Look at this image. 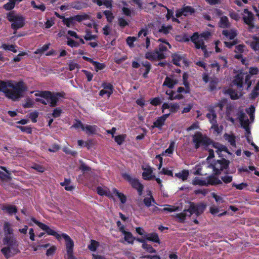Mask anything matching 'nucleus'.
<instances>
[{"instance_id": "1", "label": "nucleus", "mask_w": 259, "mask_h": 259, "mask_svg": "<svg viewBox=\"0 0 259 259\" xmlns=\"http://www.w3.org/2000/svg\"><path fill=\"white\" fill-rule=\"evenodd\" d=\"M209 156L206 159V161L203 162L199 164H197L195 167V171L194 172L195 175H206L210 171L212 170L215 175L221 173V171L227 168L229 164V161L223 159L219 160L213 164H209V160L210 158L214 157L213 150L208 149Z\"/></svg>"}, {"instance_id": "2", "label": "nucleus", "mask_w": 259, "mask_h": 259, "mask_svg": "<svg viewBox=\"0 0 259 259\" xmlns=\"http://www.w3.org/2000/svg\"><path fill=\"white\" fill-rule=\"evenodd\" d=\"M26 90L27 87L23 82L0 80V92L4 93L6 97L13 101L23 97V93Z\"/></svg>"}, {"instance_id": "3", "label": "nucleus", "mask_w": 259, "mask_h": 259, "mask_svg": "<svg viewBox=\"0 0 259 259\" xmlns=\"http://www.w3.org/2000/svg\"><path fill=\"white\" fill-rule=\"evenodd\" d=\"M5 237L3 239L4 246L1 251L3 254L8 258L17 252V244L13 235V229L11 225L8 222L4 224Z\"/></svg>"}, {"instance_id": "4", "label": "nucleus", "mask_w": 259, "mask_h": 259, "mask_svg": "<svg viewBox=\"0 0 259 259\" xmlns=\"http://www.w3.org/2000/svg\"><path fill=\"white\" fill-rule=\"evenodd\" d=\"M192 141L196 149L200 147H206L207 146L213 148L215 152L220 156H224L223 152L231 154L228 150L226 146L218 143H211L210 139L200 132L196 133L193 136Z\"/></svg>"}, {"instance_id": "5", "label": "nucleus", "mask_w": 259, "mask_h": 259, "mask_svg": "<svg viewBox=\"0 0 259 259\" xmlns=\"http://www.w3.org/2000/svg\"><path fill=\"white\" fill-rule=\"evenodd\" d=\"M227 114L228 116V119H229L233 123H234V119L232 117H230V116L232 115L233 114H236L237 118L239 119L241 126L243 127L246 132V136L248 142L250 143L251 145L254 147L256 151H258V148L253 142H250V140L247 136V135L250 134L249 127V121L245 114L243 113V111L240 110L233 109L230 111H228Z\"/></svg>"}, {"instance_id": "6", "label": "nucleus", "mask_w": 259, "mask_h": 259, "mask_svg": "<svg viewBox=\"0 0 259 259\" xmlns=\"http://www.w3.org/2000/svg\"><path fill=\"white\" fill-rule=\"evenodd\" d=\"M35 96L39 97L36 99L37 102L45 105L49 104L51 107L56 105L59 98L58 94L52 93L49 91H38L35 93Z\"/></svg>"}, {"instance_id": "7", "label": "nucleus", "mask_w": 259, "mask_h": 259, "mask_svg": "<svg viewBox=\"0 0 259 259\" xmlns=\"http://www.w3.org/2000/svg\"><path fill=\"white\" fill-rule=\"evenodd\" d=\"M206 206L207 205L203 202L198 204H191L188 209L184 210L183 212L177 214V217L180 222H183L187 216L190 217L193 213L197 215L201 214L206 208Z\"/></svg>"}, {"instance_id": "8", "label": "nucleus", "mask_w": 259, "mask_h": 259, "mask_svg": "<svg viewBox=\"0 0 259 259\" xmlns=\"http://www.w3.org/2000/svg\"><path fill=\"white\" fill-rule=\"evenodd\" d=\"M211 34L209 32H204L199 35L198 33H194L191 36V40L194 42L195 47L197 49H201L204 52L205 57L209 56L208 53L206 52V46L204 45V40H206L209 37Z\"/></svg>"}, {"instance_id": "9", "label": "nucleus", "mask_w": 259, "mask_h": 259, "mask_svg": "<svg viewBox=\"0 0 259 259\" xmlns=\"http://www.w3.org/2000/svg\"><path fill=\"white\" fill-rule=\"evenodd\" d=\"M7 19L11 22V27L13 29L17 30L24 25V18L21 15L10 12L7 14Z\"/></svg>"}, {"instance_id": "10", "label": "nucleus", "mask_w": 259, "mask_h": 259, "mask_svg": "<svg viewBox=\"0 0 259 259\" xmlns=\"http://www.w3.org/2000/svg\"><path fill=\"white\" fill-rule=\"evenodd\" d=\"M249 74L241 72L235 76L232 82V86L236 85L239 91H240L243 84H246L247 88L248 89L251 85V82L249 81Z\"/></svg>"}, {"instance_id": "11", "label": "nucleus", "mask_w": 259, "mask_h": 259, "mask_svg": "<svg viewBox=\"0 0 259 259\" xmlns=\"http://www.w3.org/2000/svg\"><path fill=\"white\" fill-rule=\"evenodd\" d=\"M221 183V181L214 176H210L206 178L196 177L192 181L193 185L199 186L214 185Z\"/></svg>"}, {"instance_id": "12", "label": "nucleus", "mask_w": 259, "mask_h": 259, "mask_svg": "<svg viewBox=\"0 0 259 259\" xmlns=\"http://www.w3.org/2000/svg\"><path fill=\"white\" fill-rule=\"evenodd\" d=\"M31 221L36 224L40 228L45 231L46 233L50 235L55 237L57 239L60 240L62 237V235L58 234L54 229L50 228L47 225L37 221L34 218H31Z\"/></svg>"}, {"instance_id": "13", "label": "nucleus", "mask_w": 259, "mask_h": 259, "mask_svg": "<svg viewBox=\"0 0 259 259\" xmlns=\"http://www.w3.org/2000/svg\"><path fill=\"white\" fill-rule=\"evenodd\" d=\"M62 237L64 239L66 242L65 245L67 251L66 259H74L73 255L74 243L73 240L66 234H62Z\"/></svg>"}, {"instance_id": "14", "label": "nucleus", "mask_w": 259, "mask_h": 259, "mask_svg": "<svg viewBox=\"0 0 259 259\" xmlns=\"http://www.w3.org/2000/svg\"><path fill=\"white\" fill-rule=\"evenodd\" d=\"M242 15L244 22L248 25V28L251 31L254 28L253 14L247 9H245Z\"/></svg>"}, {"instance_id": "15", "label": "nucleus", "mask_w": 259, "mask_h": 259, "mask_svg": "<svg viewBox=\"0 0 259 259\" xmlns=\"http://www.w3.org/2000/svg\"><path fill=\"white\" fill-rule=\"evenodd\" d=\"M174 149L175 142H172L170 144L169 147L165 151L163 152L161 154L157 155L156 156V158L158 159L160 162L158 167V169H160L162 167V158L161 156H170L172 154Z\"/></svg>"}, {"instance_id": "16", "label": "nucleus", "mask_w": 259, "mask_h": 259, "mask_svg": "<svg viewBox=\"0 0 259 259\" xmlns=\"http://www.w3.org/2000/svg\"><path fill=\"white\" fill-rule=\"evenodd\" d=\"M142 169L143 170L142 177L144 180H151L155 178V176L153 174L152 168L149 165H143Z\"/></svg>"}, {"instance_id": "17", "label": "nucleus", "mask_w": 259, "mask_h": 259, "mask_svg": "<svg viewBox=\"0 0 259 259\" xmlns=\"http://www.w3.org/2000/svg\"><path fill=\"white\" fill-rule=\"evenodd\" d=\"M165 57V55L162 54L161 52H158V50H155L154 52H147L145 54V58L150 60H161Z\"/></svg>"}, {"instance_id": "18", "label": "nucleus", "mask_w": 259, "mask_h": 259, "mask_svg": "<svg viewBox=\"0 0 259 259\" xmlns=\"http://www.w3.org/2000/svg\"><path fill=\"white\" fill-rule=\"evenodd\" d=\"M172 62L174 64L178 66L187 65V61L185 57L178 54L172 55Z\"/></svg>"}, {"instance_id": "19", "label": "nucleus", "mask_w": 259, "mask_h": 259, "mask_svg": "<svg viewBox=\"0 0 259 259\" xmlns=\"http://www.w3.org/2000/svg\"><path fill=\"white\" fill-rule=\"evenodd\" d=\"M179 80V78L174 75L166 77L163 82V85L172 88L175 84L178 83Z\"/></svg>"}, {"instance_id": "20", "label": "nucleus", "mask_w": 259, "mask_h": 259, "mask_svg": "<svg viewBox=\"0 0 259 259\" xmlns=\"http://www.w3.org/2000/svg\"><path fill=\"white\" fill-rule=\"evenodd\" d=\"M103 89L100 92V95L101 96L106 95L108 97H109L113 93L112 85L110 83H104L103 84Z\"/></svg>"}, {"instance_id": "21", "label": "nucleus", "mask_w": 259, "mask_h": 259, "mask_svg": "<svg viewBox=\"0 0 259 259\" xmlns=\"http://www.w3.org/2000/svg\"><path fill=\"white\" fill-rule=\"evenodd\" d=\"M194 12V9L190 6L183 7L181 10L177 12L176 16L177 17H180L182 16H187L192 14Z\"/></svg>"}, {"instance_id": "22", "label": "nucleus", "mask_w": 259, "mask_h": 259, "mask_svg": "<svg viewBox=\"0 0 259 259\" xmlns=\"http://www.w3.org/2000/svg\"><path fill=\"white\" fill-rule=\"evenodd\" d=\"M170 115L169 113H165L162 116L158 117L155 121L153 123V125L152 126V128L157 127L160 128L164 124L165 120Z\"/></svg>"}, {"instance_id": "23", "label": "nucleus", "mask_w": 259, "mask_h": 259, "mask_svg": "<svg viewBox=\"0 0 259 259\" xmlns=\"http://www.w3.org/2000/svg\"><path fill=\"white\" fill-rule=\"evenodd\" d=\"M222 34L224 36L223 37L224 40H231L237 35V31L234 29L224 30L223 31Z\"/></svg>"}, {"instance_id": "24", "label": "nucleus", "mask_w": 259, "mask_h": 259, "mask_svg": "<svg viewBox=\"0 0 259 259\" xmlns=\"http://www.w3.org/2000/svg\"><path fill=\"white\" fill-rule=\"evenodd\" d=\"M179 108V106L178 104H167L164 103L162 107V111L163 113L165 112L166 109H168L169 113L170 112H176Z\"/></svg>"}, {"instance_id": "25", "label": "nucleus", "mask_w": 259, "mask_h": 259, "mask_svg": "<svg viewBox=\"0 0 259 259\" xmlns=\"http://www.w3.org/2000/svg\"><path fill=\"white\" fill-rule=\"evenodd\" d=\"M98 194L101 196H106L109 198L113 197L112 191L110 192L108 188L105 186H99L97 188Z\"/></svg>"}, {"instance_id": "26", "label": "nucleus", "mask_w": 259, "mask_h": 259, "mask_svg": "<svg viewBox=\"0 0 259 259\" xmlns=\"http://www.w3.org/2000/svg\"><path fill=\"white\" fill-rule=\"evenodd\" d=\"M120 231L124 235V239L125 241L128 243H133L134 238L130 232L126 231L124 227H122L120 228Z\"/></svg>"}, {"instance_id": "27", "label": "nucleus", "mask_w": 259, "mask_h": 259, "mask_svg": "<svg viewBox=\"0 0 259 259\" xmlns=\"http://www.w3.org/2000/svg\"><path fill=\"white\" fill-rule=\"evenodd\" d=\"M113 197L116 196L120 201L122 204H124L126 201V196L122 193L119 192L115 188L112 189Z\"/></svg>"}, {"instance_id": "28", "label": "nucleus", "mask_w": 259, "mask_h": 259, "mask_svg": "<svg viewBox=\"0 0 259 259\" xmlns=\"http://www.w3.org/2000/svg\"><path fill=\"white\" fill-rule=\"evenodd\" d=\"M247 42L254 50L259 51V38L253 36L251 40H248Z\"/></svg>"}, {"instance_id": "29", "label": "nucleus", "mask_w": 259, "mask_h": 259, "mask_svg": "<svg viewBox=\"0 0 259 259\" xmlns=\"http://www.w3.org/2000/svg\"><path fill=\"white\" fill-rule=\"evenodd\" d=\"M130 184L133 187L138 190L139 195H141L143 187L140 183L139 181L135 178H133V179L130 182Z\"/></svg>"}, {"instance_id": "30", "label": "nucleus", "mask_w": 259, "mask_h": 259, "mask_svg": "<svg viewBox=\"0 0 259 259\" xmlns=\"http://www.w3.org/2000/svg\"><path fill=\"white\" fill-rule=\"evenodd\" d=\"M1 168L3 169L6 172L0 171V178L3 180H8L11 179V172L10 171L8 170L5 167L1 166Z\"/></svg>"}, {"instance_id": "31", "label": "nucleus", "mask_w": 259, "mask_h": 259, "mask_svg": "<svg viewBox=\"0 0 259 259\" xmlns=\"http://www.w3.org/2000/svg\"><path fill=\"white\" fill-rule=\"evenodd\" d=\"M225 92L230 96L231 98L235 100L238 99L241 96V93L239 91H235L232 89H229L225 90Z\"/></svg>"}, {"instance_id": "32", "label": "nucleus", "mask_w": 259, "mask_h": 259, "mask_svg": "<svg viewBox=\"0 0 259 259\" xmlns=\"http://www.w3.org/2000/svg\"><path fill=\"white\" fill-rule=\"evenodd\" d=\"M82 131L88 135L95 134L97 131V126L95 125H84Z\"/></svg>"}, {"instance_id": "33", "label": "nucleus", "mask_w": 259, "mask_h": 259, "mask_svg": "<svg viewBox=\"0 0 259 259\" xmlns=\"http://www.w3.org/2000/svg\"><path fill=\"white\" fill-rule=\"evenodd\" d=\"M211 128L213 130V133L216 135L221 134L223 130L222 126H219L217 122L211 120Z\"/></svg>"}, {"instance_id": "34", "label": "nucleus", "mask_w": 259, "mask_h": 259, "mask_svg": "<svg viewBox=\"0 0 259 259\" xmlns=\"http://www.w3.org/2000/svg\"><path fill=\"white\" fill-rule=\"evenodd\" d=\"M60 184L64 187L66 191H72L74 189V187L71 184L69 179H65L64 181L61 183Z\"/></svg>"}, {"instance_id": "35", "label": "nucleus", "mask_w": 259, "mask_h": 259, "mask_svg": "<svg viewBox=\"0 0 259 259\" xmlns=\"http://www.w3.org/2000/svg\"><path fill=\"white\" fill-rule=\"evenodd\" d=\"M74 17V19L75 20V21L80 22L83 20L89 19L90 18V16L89 14L86 13H81L79 15H75Z\"/></svg>"}, {"instance_id": "36", "label": "nucleus", "mask_w": 259, "mask_h": 259, "mask_svg": "<svg viewBox=\"0 0 259 259\" xmlns=\"http://www.w3.org/2000/svg\"><path fill=\"white\" fill-rule=\"evenodd\" d=\"M219 25L220 27L222 28L229 27L230 23L229 22L228 18L226 16L221 17L220 21L219 22Z\"/></svg>"}, {"instance_id": "37", "label": "nucleus", "mask_w": 259, "mask_h": 259, "mask_svg": "<svg viewBox=\"0 0 259 259\" xmlns=\"http://www.w3.org/2000/svg\"><path fill=\"white\" fill-rule=\"evenodd\" d=\"M22 0H9V2L4 6V8L7 10L13 9L16 3H19Z\"/></svg>"}, {"instance_id": "38", "label": "nucleus", "mask_w": 259, "mask_h": 259, "mask_svg": "<svg viewBox=\"0 0 259 259\" xmlns=\"http://www.w3.org/2000/svg\"><path fill=\"white\" fill-rule=\"evenodd\" d=\"M175 176L183 181H185L189 176V171L187 170H183L182 171L176 174Z\"/></svg>"}, {"instance_id": "39", "label": "nucleus", "mask_w": 259, "mask_h": 259, "mask_svg": "<svg viewBox=\"0 0 259 259\" xmlns=\"http://www.w3.org/2000/svg\"><path fill=\"white\" fill-rule=\"evenodd\" d=\"M145 238L147 240L155 242H159L158 236L156 233H150L146 235Z\"/></svg>"}, {"instance_id": "40", "label": "nucleus", "mask_w": 259, "mask_h": 259, "mask_svg": "<svg viewBox=\"0 0 259 259\" xmlns=\"http://www.w3.org/2000/svg\"><path fill=\"white\" fill-rule=\"evenodd\" d=\"M103 14L106 16L107 21L109 23H111L114 20L115 16L112 11L110 10H105L103 12Z\"/></svg>"}, {"instance_id": "41", "label": "nucleus", "mask_w": 259, "mask_h": 259, "mask_svg": "<svg viewBox=\"0 0 259 259\" xmlns=\"http://www.w3.org/2000/svg\"><path fill=\"white\" fill-rule=\"evenodd\" d=\"M224 138L230 144L233 146H235L236 143H235V138L234 135L232 134H226L224 135Z\"/></svg>"}, {"instance_id": "42", "label": "nucleus", "mask_w": 259, "mask_h": 259, "mask_svg": "<svg viewBox=\"0 0 259 259\" xmlns=\"http://www.w3.org/2000/svg\"><path fill=\"white\" fill-rule=\"evenodd\" d=\"M85 34L84 38L86 40H94L96 38L97 36L92 34L91 31L89 29H87L85 31Z\"/></svg>"}, {"instance_id": "43", "label": "nucleus", "mask_w": 259, "mask_h": 259, "mask_svg": "<svg viewBox=\"0 0 259 259\" xmlns=\"http://www.w3.org/2000/svg\"><path fill=\"white\" fill-rule=\"evenodd\" d=\"M74 21L75 20L74 19V17H71L69 18H64L63 22L68 27H71L74 25Z\"/></svg>"}, {"instance_id": "44", "label": "nucleus", "mask_w": 259, "mask_h": 259, "mask_svg": "<svg viewBox=\"0 0 259 259\" xmlns=\"http://www.w3.org/2000/svg\"><path fill=\"white\" fill-rule=\"evenodd\" d=\"M16 46L13 45H7L6 44H4L2 45L1 48L5 50H8L12 51L14 53H16L17 52V50L16 49Z\"/></svg>"}, {"instance_id": "45", "label": "nucleus", "mask_w": 259, "mask_h": 259, "mask_svg": "<svg viewBox=\"0 0 259 259\" xmlns=\"http://www.w3.org/2000/svg\"><path fill=\"white\" fill-rule=\"evenodd\" d=\"M99 242L94 240L91 241L90 244L88 246L89 249L92 251H95L96 249L99 247Z\"/></svg>"}, {"instance_id": "46", "label": "nucleus", "mask_w": 259, "mask_h": 259, "mask_svg": "<svg viewBox=\"0 0 259 259\" xmlns=\"http://www.w3.org/2000/svg\"><path fill=\"white\" fill-rule=\"evenodd\" d=\"M177 210H178V207L169 205H165L162 209L160 210V211L161 212L166 211L171 212L177 211Z\"/></svg>"}, {"instance_id": "47", "label": "nucleus", "mask_w": 259, "mask_h": 259, "mask_svg": "<svg viewBox=\"0 0 259 259\" xmlns=\"http://www.w3.org/2000/svg\"><path fill=\"white\" fill-rule=\"evenodd\" d=\"M158 5L159 6H160V7H161L163 8V9L164 10L167 11V15H166L167 20H169V19H170L171 18L172 21H174V22L176 21V22H179V20L177 18H174L172 16V12H171V11L168 10L166 7H163V6H162V5H161L160 4H158Z\"/></svg>"}, {"instance_id": "48", "label": "nucleus", "mask_w": 259, "mask_h": 259, "mask_svg": "<svg viewBox=\"0 0 259 259\" xmlns=\"http://www.w3.org/2000/svg\"><path fill=\"white\" fill-rule=\"evenodd\" d=\"M209 67L211 69V72L213 74L218 73L221 69V67L218 63L211 64Z\"/></svg>"}, {"instance_id": "49", "label": "nucleus", "mask_w": 259, "mask_h": 259, "mask_svg": "<svg viewBox=\"0 0 259 259\" xmlns=\"http://www.w3.org/2000/svg\"><path fill=\"white\" fill-rule=\"evenodd\" d=\"M31 5L35 10H39L41 11H44L46 9L45 6L43 4L40 3L36 5L35 2L33 1L31 2Z\"/></svg>"}, {"instance_id": "50", "label": "nucleus", "mask_w": 259, "mask_h": 259, "mask_svg": "<svg viewBox=\"0 0 259 259\" xmlns=\"http://www.w3.org/2000/svg\"><path fill=\"white\" fill-rule=\"evenodd\" d=\"M3 209L10 214L15 213L17 211L16 207L12 205H5L3 207Z\"/></svg>"}, {"instance_id": "51", "label": "nucleus", "mask_w": 259, "mask_h": 259, "mask_svg": "<svg viewBox=\"0 0 259 259\" xmlns=\"http://www.w3.org/2000/svg\"><path fill=\"white\" fill-rule=\"evenodd\" d=\"M232 185V187H235L236 189L239 190H243L248 186V184L246 183H241L240 184L233 183Z\"/></svg>"}, {"instance_id": "52", "label": "nucleus", "mask_w": 259, "mask_h": 259, "mask_svg": "<svg viewBox=\"0 0 259 259\" xmlns=\"http://www.w3.org/2000/svg\"><path fill=\"white\" fill-rule=\"evenodd\" d=\"M122 12L124 15L127 17H132V15H133L134 14L133 11L131 10L130 9L126 7L125 6L122 7Z\"/></svg>"}, {"instance_id": "53", "label": "nucleus", "mask_w": 259, "mask_h": 259, "mask_svg": "<svg viewBox=\"0 0 259 259\" xmlns=\"http://www.w3.org/2000/svg\"><path fill=\"white\" fill-rule=\"evenodd\" d=\"M68 65L69 67V69L70 71H72L75 69L77 70L79 68L78 64L73 61H69L68 63Z\"/></svg>"}, {"instance_id": "54", "label": "nucleus", "mask_w": 259, "mask_h": 259, "mask_svg": "<svg viewBox=\"0 0 259 259\" xmlns=\"http://www.w3.org/2000/svg\"><path fill=\"white\" fill-rule=\"evenodd\" d=\"M171 30V26L170 25L165 26L163 25L161 28L159 29V32L164 34L168 33Z\"/></svg>"}, {"instance_id": "55", "label": "nucleus", "mask_w": 259, "mask_h": 259, "mask_svg": "<svg viewBox=\"0 0 259 259\" xmlns=\"http://www.w3.org/2000/svg\"><path fill=\"white\" fill-rule=\"evenodd\" d=\"M137 37L134 36H128L127 37L126 43L131 48L134 47V42L137 40Z\"/></svg>"}, {"instance_id": "56", "label": "nucleus", "mask_w": 259, "mask_h": 259, "mask_svg": "<svg viewBox=\"0 0 259 259\" xmlns=\"http://www.w3.org/2000/svg\"><path fill=\"white\" fill-rule=\"evenodd\" d=\"M67 44L68 46L71 48H77L79 46V44L77 42L72 40L71 38H67Z\"/></svg>"}, {"instance_id": "57", "label": "nucleus", "mask_w": 259, "mask_h": 259, "mask_svg": "<svg viewBox=\"0 0 259 259\" xmlns=\"http://www.w3.org/2000/svg\"><path fill=\"white\" fill-rule=\"evenodd\" d=\"M259 95V81L251 94V98H255Z\"/></svg>"}, {"instance_id": "58", "label": "nucleus", "mask_w": 259, "mask_h": 259, "mask_svg": "<svg viewBox=\"0 0 259 259\" xmlns=\"http://www.w3.org/2000/svg\"><path fill=\"white\" fill-rule=\"evenodd\" d=\"M93 64L95 67V70L98 71L104 68L105 65L103 63H100L97 62L93 61Z\"/></svg>"}, {"instance_id": "59", "label": "nucleus", "mask_w": 259, "mask_h": 259, "mask_svg": "<svg viewBox=\"0 0 259 259\" xmlns=\"http://www.w3.org/2000/svg\"><path fill=\"white\" fill-rule=\"evenodd\" d=\"M159 170H160L159 172V174L165 175L170 176H172V170H171L170 169H168L165 168H163L161 169L160 168Z\"/></svg>"}, {"instance_id": "60", "label": "nucleus", "mask_w": 259, "mask_h": 259, "mask_svg": "<svg viewBox=\"0 0 259 259\" xmlns=\"http://www.w3.org/2000/svg\"><path fill=\"white\" fill-rule=\"evenodd\" d=\"M206 116L208 118V119H209V121L210 123H211V120L217 122V120H216L217 115L213 111H211L209 113H207L206 115Z\"/></svg>"}, {"instance_id": "61", "label": "nucleus", "mask_w": 259, "mask_h": 259, "mask_svg": "<svg viewBox=\"0 0 259 259\" xmlns=\"http://www.w3.org/2000/svg\"><path fill=\"white\" fill-rule=\"evenodd\" d=\"M255 111V108L253 106H251L250 108H249L248 109H247L246 112L250 116V118L251 121H253L254 119V116H253V113Z\"/></svg>"}, {"instance_id": "62", "label": "nucleus", "mask_w": 259, "mask_h": 259, "mask_svg": "<svg viewBox=\"0 0 259 259\" xmlns=\"http://www.w3.org/2000/svg\"><path fill=\"white\" fill-rule=\"evenodd\" d=\"M84 126V124L79 120H75V122L73 123L72 127H74L76 129L80 128L81 130H83Z\"/></svg>"}, {"instance_id": "63", "label": "nucleus", "mask_w": 259, "mask_h": 259, "mask_svg": "<svg viewBox=\"0 0 259 259\" xmlns=\"http://www.w3.org/2000/svg\"><path fill=\"white\" fill-rule=\"evenodd\" d=\"M112 28L109 25H106L103 28V32L104 35H108L111 33Z\"/></svg>"}, {"instance_id": "64", "label": "nucleus", "mask_w": 259, "mask_h": 259, "mask_svg": "<svg viewBox=\"0 0 259 259\" xmlns=\"http://www.w3.org/2000/svg\"><path fill=\"white\" fill-rule=\"evenodd\" d=\"M118 21L119 25L121 27H124L128 24V22L123 17H119Z\"/></svg>"}]
</instances>
